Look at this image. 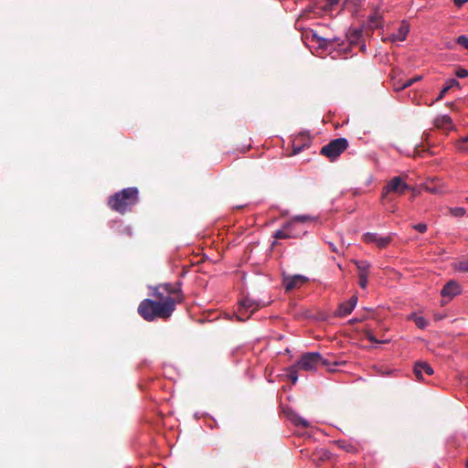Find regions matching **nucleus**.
Here are the masks:
<instances>
[{
	"instance_id": "obj_1",
	"label": "nucleus",
	"mask_w": 468,
	"mask_h": 468,
	"mask_svg": "<svg viewBox=\"0 0 468 468\" xmlns=\"http://www.w3.org/2000/svg\"><path fill=\"white\" fill-rule=\"evenodd\" d=\"M182 283H160L153 288L151 295L155 298L143 300L137 308L142 318L147 322L156 319L167 320L176 310V305L184 302Z\"/></svg>"
},
{
	"instance_id": "obj_2",
	"label": "nucleus",
	"mask_w": 468,
	"mask_h": 468,
	"mask_svg": "<svg viewBox=\"0 0 468 468\" xmlns=\"http://www.w3.org/2000/svg\"><path fill=\"white\" fill-rule=\"evenodd\" d=\"M138 200V189L127 187L109 197L108 206L112 210L124 215L132 211Z\"/></svg>"
},
{
	"instance_id": "obj_3",
	"label": "nucleus",
	"mask_w": 468,
	"mask_h": 468,
	"mask_svg": "<svg viewBox=\"0 0 468 468\" xmlns=\"http://www.w3.org/2000/svg\"><path fill=\"white\" fill-rule=\"evenodd\" d=\"M345 363V361L330 360L328 358H324L318 352H311L303 354L301 356L300 360L296 363V367L305 371H313L316 369V367L319 365L331 367L342 366Z\"/></svg>"
},
{
	"instance_id": "obj_4",
	"label": "nucleus",
	"mask_w": 468,
	"mask_h": 468,
	"mask_svg": "<svg viewBox=\"0 0 468 468\" xmlns=\"http://www.w3.org/2000/svg\"><path fill=\"white\" fill-rule=\"evenodd\" d=\"M348 145V141L346 138H336L324 145L321 148L320 154L327 157L330 161H335L347 149Z\"/></svg>"
},
{
	"instance_id": "obj_5",
	"label": "nucleus",
	"mask_w": 468,
	"mask_h": 468,
	"mask_svg": "<svg viewBox=\"0 0 468 468\" xmlns=\"http://www.w3.org/2000/svg\"><path fill=\"white\" fill-rule=\"evenodd\" d=\"M407 189V183L400 176H395L385 186L382 197L384 198L389 194L402 195Z\"/></svg>"
},
{
	"instance_id": "obj_6",
	"label": "nucleus",
	"mask_w": 468,
	"mask_h": 468,
	"mask_svg": "<svg viewBox=\"0 0 468 468\" xmlns=\"http://www.w3.org/2000/svg\"><path fill=\"white\" fill-rule=\"evenodd\" d=\"M462 292L461 285L455 281H450L443 285L441 290V295L442 297V304H445L449 301L452 300L455 296L460 294Z\"/></svg>"
},
{
	"instance_id": "obj_7",
	"label": "nucleus",
	"mask_w": 468,
	"mask_h": 468,
	"mask_svg": "<svg viewBox=\"0 0 468 468\" xmlns=\"http://www.w3.org/2000/svg\"><path fill=\"white\" fill-rule=\"evenodd\" d=\"M433 369L426 361H417L413 367V374L418 381H424V376H431Z\"/></svg>"
},
{
	"instance_id": "obj_8",
	"label": "nucleus",
	"mask_w": 468,
	"mask_h": 468,
	"mask_svg": "<svg viewBox=\"0 0 468 468\" xmlns=\"http://www.w3.org/2000/svg\"><path fill=\"white\" fill-rule=\"evenodd\" d=\"M307 282L308 278L303 275L296 274L293 276H286L283 278V286L286 292H290L300 288Z\"/></svg>"
},
{
	"instance_id": "obj_9",
	"label": "nucleus",
	"mask_w": 468,
	"mask_h": 468,
	"mask_svg": "<svg viewBox=\"0 0 468 468\" xmlns=\"http://www.w3.org/2000/svg\"><path fill=\"white\" fill-rule=\"evenodd\" d=\"M363 240L366 243H374L379 249L386 248L391 241L389 236H379L377 233L367 232L363 235Z\"/></svg>"
},
{
	"instance_id": "obj_10",
	"label": "nucleus",
	"mask_w": 468,
	"mask_h": 468,
	"mask_svg": "<svg viewBox=\"0 0 468 468\" xmlns=\"http://www.w3.org/2000/svg\"><path fill=\"white\" fill-rule=\"evenodd\" d=\"M299 236L300 232L295 231L293 222H287L282 229L277 230L273 235L276 239L298 238Z\"/></svg>"
},
{
	"instance_id": "obj_11",
	"label": "nucleus",
	"mask_w": 468,
	"mask_h": 468,
	"mask_svg": "<svg viewBox=\"0 0 468 468\" xmlns=\"http://www.w3.org/2000/svg\"><path fill=\"white\" fill-rule=\"evenodd\" d=\"M357 303V297L352 296L348 301L339 304L338 309L335 313L336 316L345 317L352 313Z\"/></svg>"
},
{
	"instance_id": "obj_12",
	"label": "nucleus",
	"mask_w": 468,
	"mask_h": 468,
	"mask_svg": "<svg viewBox=\"0 0 468 468\" xmlns=\"http://www.w3.org/2000/svg\"><path fill=\"white\" fill-rule=\"evenodd\" d=\"M434 126L444 132H449L454 129L452 120L449 115H441L434 119Z\"/></svg>"
},
{
	"instance_id": "obj_13",
	"label": "nucleus",
	"mask_w": 468,
	"mask_h": 468,
	"mask_svg": "<svg viewBox=\"0 0 468 468\" xmlns=\"http://www.w3.org/2000/svg\"><path fill=\"white\" fill-rule=\"evenodd\" d=\"M390 75L394 90L399 91L410 86V79L402 80V79L399 78V73L396 69H393Z\"/></svg>"
},
{
	"instance_id": "obj_14",
	"label": "nucleus",
	"mask_w": 468,
	"mask_h": 468,
	"mask_svg": "<svg viewBox=\"0 0 468 468\" xmlns=\"http://www.w3.org/2000/svg\"><path fill=\"white\" fill-rule=\"evenodd\" d=\"M240 306L244 311L250 310L252 314L261 307V303L250 297H245L240 301Z\"/></svg>"
},
{
	"instance_id": "obj_15",
	"label": "nucleus",
	"mask_w": 468,
	"mask_h": 468,
	"mask_svg": "<svg viewBox=\"0 0 468 468\" xmlns=\"http://www.w3.org/2000/svg\"><path fill=\"white\" fill-rule=\"evenodd\" d=\"M312 40L315 41L320 48L327 49L329 47L334 45L335 38L322 37H319L316 33H313Z\"/></svg>"
},
{
	"instance_id": "obj_16",
	"label": "nucleus",
	"mask_w": 468,
	"mask_h": 468,
	"mask_svg": "<svg viewBox=\"0 0 468 468\" xmlns=\"http://www.w3.org/2000/svg\"><path fill=\"white\" fill-rule=\"evenodd\" d=\"M409 31H410V26L406 23H403L401 25V27L398 29V31L391 35L390 39L393 42L403 41L406 39Z\"/></svg>"
},
{
	"instance_id": "obj_17",
	"label": "nucleus",
	"mask_w": 468,
	"mask_h": 468,
	"mask_svg": "<svg viewBox=\"0 0 468 468\" xmlns=\"http://www.w3.org/2000/svg\"><path fill=\"white\" fill-rule=\"evenodd\" d=\"M453 87H460L459 81L455 79L448 80L445 83V87L441 90L436 101H441L445 96V94Z\"/></svg>"
},
{
	"instance_id": "obj_18",
	"label": "nucleus",
	"mask_w": 468,
	"mask_h": 468,
	"mask_svg": "<svg viewBox=\"0 0 468 468\" xmlns=\"http://www.w3.org/2000/svg\"><path fill=\"white\" fill-rule=\"evenodd\" d=\"M411 321L414 322L415 325L420 329H425L430 324L425 317L419 316L415 314H411Z\"/></svg>"
},
{
	"instance_id": "obj_19",
	"label": "nucleus",
	"mask_w": 468,
	"mask_h": 468,
	"mask_svg": "<svg viewBox=\"0 0 468 468\" xmlns=\"http://www.w3.org/2000/svg\"><path fill=\"white\" fill-rule=\"evenodd\" d=\"M355 264L358 270V275H367L369 270V263L366 261H356Z\"/></svg>"
},
{
	"instance_id": "obj_20",
	"label": "nucleus",
	"mask_w": 468,
	"mask_h": 468,
	"mask_svg": "<svg viewBox=\"0 0 468 468\" xmlns=\"http://www.w3.org/2000/svg\"><path fill=\"white\" fill-rule=\"evenodd\" d=\"M291 420L298 427L308 428L310 426L309 422L305 419L297 414H292Z\"/></svg>"
},
{
	"instance_id": "obj_21",
	"label": "nucleus",
	"mask_w": 468,
	"mask_h": 468,
	"mask_svg": "<svg viewBox=\"0 0 468 468\" xmlns=\"http://www.w3.org/2000/svg\"><path fill=\"white\" fill-rule=\"evenodd\" d=\"M313 218L309 216H296L293 218H292L289 222H293V228L295 229V226L297 223H305L307 221H311Z\"/></svg>"
},
{
	"instance_id": "obj_22",
	"label": "nucleus",
	"mask_w": 468,
	"mask_h": 468,
	"mask_svg": "<svg viewBox=\"0 0 468 468\" xmlns=\"http://www.w3.org/2000/svg\"><path fill=\"white\" fill-rule=\"evenodd\" d=\"M455 269L460 271L468 272V258L467 259H463V260L459 261L455 264Z\"/></svg>"
},
{
	"instance_id": "obj_23",
	"label": "nucleus",
	"mask_w": 468,
	"mask_h": 468,
	"mask_svg": "<svg viewBox=\"0 0 468 468\" xmlns=\"http://www.w3.org/2000/svg\"><path fill=\"white\" fill-rule=\"evenodd\" d=\"M300 368L298 367H296V364L294 366L291 367L289 369V378H290L291 381L292 382V384H295L298 379L297 371Z\"/></svg>"
},
{
	"instance_id": "obj_24",
	"label": "nucleus",
	"mask_w": 468,
	"mask_h": 468,
	"mask_svg": "<svg viewBox=\"0 0 468 468\" xmlns=\"http://www.w3.org/2000/svg\"><path fill=\"white\" fill-rule=\"evenodd\" d=\"M450 212L453 217H463L465 215V209L461 207H451Z\"/></svg>"
},
{
	"instance_id": "obj_25",
	"label": "nucleus",
	"mask_w": 468,
	"mask_h": 468,
	"mask_svg": "<svg viewBox=\"0 0 468 468\" xmlns=\"http://www.w3.org/2000/svg\"><path fill=\"white\" fill-rule=\"evenodd\" d=\"M456 43L468 50V37L466 36H459L456 39Z\"/></svg>"
},
{
	"instance_id": "obj_26",
	"label": "nucleus",
	"mask_w": 468,
	"mask_h": 468,
	"mask_svg": "<svg viewBox=\"0 0 468 468\" xmlns=\"http://www.w3.org/2000/svg\"><path fill=\"white\" fill-rule=\"evenodd\" d=\"M412 228L419 233H424L427 230V225L425 223H419L417 225H414Z\"/></svg>"
},
{
	"instance_id": "obj_27",
	"label": "nucleus",
	"mask_w": 468,
	"mask_h": 468,
	"mask_svg": "<svg viewBox=\"0 0 468 468\" xmlns=\"http://www.w3.org/2000/svg\"><path fill=\"white\" fill-rule=\"evenodd\" d=\"M358 283H359V286L363 289H365L367 287V275H358Z\"/></svg>"
},
{
	"instance_id": "obj_28",
	"label": "nucleus",
	"mask_w": 468,
	"mask_h": 468,
	"mask_svg": "<svg viewBox=\"0 0 468 468\" xmlns=\"http://www.w3.org/2000/svg\"><path fill=\"white\" fill-rule=\"evenodd\" d=\"M455 75L458 78H466V77H468V70L466 69H463V68H459L456 70Z\"/></svg>"
},
{
	"instance_id": "obj_29",
	"label": "nucleus",
	"mask_w": 468,
	"mask_h": 468,
	"mask_svg": "<svg viewBox=\"0 0 468 468\" xmlns=\"http://www.w3.org/2000/svg\"><path fill=\"white\" fill-rule=\"evenodd\" d=\"M366 337H367V338L371 343H380V341H378V340L375 337V335H374L371 332H369V331H367V332L366 333ZM386 342H387V341H381V343H386Z\"/></svg>"
},
{
	"instance_id": "obj_30",
	"label": "nucleus",
	"mask_w": 468,
	"mask_h": 468,
	"mask_svg": "<svg viewBox=\"0 0 468 468\" xmlns=\"http://www.w3.org/2000/svg\"><path fill=\"white\" fill-rule=\"evenodd\" d=\"M465 143H468V134L464 137H463L461 140H460V146H459V149L462 150V151H467L468 148L464 147L463 144H465Z\"/></svg>"
},
{
	"instance_id": "obj_31",
	"label": "nucleus",
	"mask_w": 468,
	"mask_h": 468,
	"mask_svg": "<svg viewBox=\"0 0 468 468\" xmlns=\"http://www.w3.org/2000/svg\"><path fill=\"white\" fill-rule=\"evenodd\" d=\"M426 190L431 192V193H439V189L435 186H425Z\"/></svg>"
},
{
	"instance_id": "obj_32",
	"label": "nucleus",
	"mask_w": 468,
	"mask_h": 468,
	"mask_svg": "<svg viewBox=\"0 0 468 468\" xmlns=\"http://www.w3.org/2000/svg\"><path fill=\"white\" fill-rule=\"evenodd\" d=\"M466 2H468V0H453L454 5L458 7H461Z\"/></svg>"
},
{
	"instance_id": "obj_33",
	"label": "nucleus",
	"mask_w": 468,
	"mask_h": 468,
	"mask_svg": "<svg viewBox=\"0 0 468 468\" xmlns=\"http://www.w3.org/2000/svg\"><path fill=\"white\" fill-rule=\"evenodd\" d=\"M302 149H303L302 146L293 145L292 154H299L302 151Z\"/></svg>"
},
{
	"instance_id": "obj_34",
	"label": "nucleus",
	"mask_w": 468,
	"mask_h": 468,
	"mask_svg": "<svg viewBox=\"0 0 468 468\" xmlns=\"http://www.w3.org/2000/svg\"><path fill=\"white\" fill-rule=\"evenodd\" d=\"M328 244H329V247H330L332 251H334L335 253H338V249L336 248V246L334 243L329 242Z\"/></svg>"
},
{
	"instance_id": "obj_35",
	"label": "nucleus",
	"mask_w": 468,
	"mask_h": 468,
	"mask_svg": "<svg viewBox=\"0 0 468 468\" xmlns=\"http://www.w3.org/2000/svg\"><path fill=\"white\" fill-rule=\"evenodd\" d=\"M420 146L417 145L414 149V156L416 155H420Z\"/></svg>"
},
{
	"instance_id": "obj_36",
	"label": "nucleus",
	"mask_w": 468,
	"mask_h": 468,
	"mask_svg": "<svg viewBox=\"0 0 468 468\" xmlns=\"http://www.w3.org/2000/svg\"><path fill=\"white\" fill-rule=\"evenodd\" d=\"M339 0H327L328 4L330 5H334L338 3Z\"/></svg>"
},
{
	"instance_id": "obj_37",
	"label": "nucleus",
	"mask_w": 468,
	"mask_h": 468,
	"mask_svg": "<svg viewBox=\"0 0 468 468\" xmlns=\"http://www.w3.org/2000/svg\"><path fill=\"white\" fill-rule=\"evenodd\" d=\"M420 80V76H418V77H416V78H411V84H413L414 82H416V81H418V80Z\"/></svg>"
},
{
	"instance_id": "obj_38",
	"label": "nucleus",
	"mask_w": 468,
	"mask_h": 468,
	"mask_svg": "<svg viewBox=\"0 0 468 468\" xmlns=\"http://www.w3.org/2000/svg\"><path fill=\"white\" fill-rule=\"evenodd\" d=\"M410 191H411V196H415L417 193V191L415 190V188L413 186H411Z\"/></svg>"
},
{
	"instance_id": "obj_39",
	"label": "nucleus",
	"mask_w": 468,
	"mask_h": 468,
	"mask_svg": "<svg viewBox=\"0 0 468 468\" xmlns=\"http://www.w3.org/2000/svg\"><path fill=\"white\" fill-rule=\"evenodd\" d=\"M338 444H340V447L346 448V445L341 444V441H338Z\"/></svg>"
},
{
	"instance_id": "obj_40",
	"label": "nucleus",
	"mask_w": 468,
	"mask_h": 468,
	"mask_svg": "<svg viewBox=\"0 0 468 468\" xmlns=\"http://www.w3.org/2000/svg\"><path fill=\"white\" fill-rule=\"evenodd\" d=\"M338 444H340V447L346 448V445L341 444V441H338Z\"/></svg>"
},
{
	"instance_id": "obj_41",
	"label": "nucleus",
	"mask_w": 468,
	"mask_h": 468,
	"mask_svg": "<svg viewBox=\"0 0 468 468\" xmlns=\"http://www.w3.org/2000/svg\"><path fill=\"white\" fill-rule=\"evenodd\" d=\"M338 444H340V447L346 448V445L341 444V441H338Z\"/></svg>"
},
{
	"instance_id": "obj_42",
	"label": "nucleus",
	"mask_w": 468,
	"mask_h": 468,
	"mask_svg": "<svg viewBox=\"0 0 468 468\" xmlns=\"http://www.w3.org/2000/svg\"><path fill=\"white\" fill-rule=\"evenodd\" d=\"M466 467H468V461L466 462Z\"/></svg>"
}]
</instances>
